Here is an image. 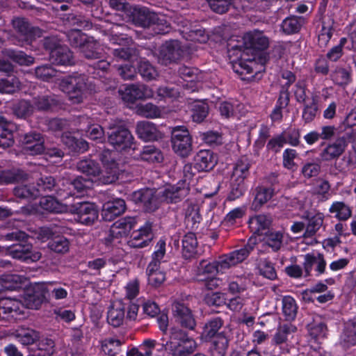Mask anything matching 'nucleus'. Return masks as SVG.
I'll return each instance as SVG.
<instances>
[{"label": "nucleus", "instance_id": "nucleus-46", "mask_svg": "<svg viewBox=\"0 0 356 356\" xmlns=\"http://www.w3.org/2000/svg\"><path fill=\"white\" fill-rule=\"evenodd\" d=\"M352 71L350 67H342L340 66L331 72L330 77L332 80L339 86H347L352 80Z\"/></svg>", "mask_w": 356, "mask_h": 356}, {"label": "nucleus", "instance_id": "nucleus-17", "mask_svg": "<svg viewBox=\"0 0 356 356\" xmlns=\"http://www.w3.org/2000/svg\"><path fill=\"white\" fill-rule=\"evenodd\" d=\"M346 147L347 141L345 140L343 135H339L334 141L327 144L321 151L320 156L325 161L337 159L343 154Z\"/></svg>", "mask_w": 356, "mask_h": 356}, {"label": "nucleus", "instance_id": "nucleus-1", "mask_svg": "<svg viewBox=\"0 0 356 356\" xmlns=\"http://www.w3.org/2000/svg\"><path fill=\"white\" fill-rule=\"evenodd\" d=\"M255 240L250 238L248 243L241 249L234 250L220 257L218 261L208 262L202 260L197 266V274H213L216 272H222L232 266L243 261L254 250Z\"/></svg>", "mask_w": 356, "mask_h": 356}, {"label": "nucleus", "instance_id": "nucleus-44", "mask_svg": "<svg viewBox=\"0 0 356 356\" xmlns=\"http://www.w3.org/2000/svg\"><path fill=\"white\" fill-rule=\"evenodd\" d=\"M26 282L24 276L8 274L2 275L0 278V282L2 287L6 290L14 291L22 287V284Z\"/></svg>", "mask_w": 356, "mask_h": 356}, {"label": "nucleus", "instance_id": "nucleus-64", "mask_svg": "<svg viewBox=\"0 0 356 356\" xmlns=\"http://www.w3.org/2000/svg\"><path fill=\"white\" fill-rule=\"evenodd\" d=\"M14 194L21 199H35L38 197V192L35 187L31 185H20L14 188Z\"/></svg>", "mask_w": 356, "mask_h": 356}, {"label": "nucleus", "instance_id": "nucleus-3", "mask_svg": "<svg viewBox=\"0 0 356 356\" xmlns=\"http://www.w3.org/2000/svg\"><path fill=\"white\" fill-rule=\"evenodd\" d=\"M130 19L136 26L147 28L153 26L157 34H165L170 30V25L163 15H159L145 7L134 8Z\"/></svg>", "mask_w": 356, "mask_h": 356}, {"label": "nucleus", "instance_id": "nucleus-9", "mask_svg": "<svg viewBox=\"0 0 356 356\" xmlns=\"http://www.w3.org/2000/svg\"><path fill=\"white\" fill-rule=\"evenodd\" d=\"M13 26L17 33V42L13 41V44L23 46L29 44L37 36H39L40 29L31 26L24 18H15L13 20Z\"/></svg>", "mask_w": 356, "mask_h": 356}, {"label": "nucleus", "instance_id": "nucleus-56", "mask_svg": "<svg viewBox=\"0 0 356 356\" xmlns=\"http://www.w3.org/2000/svg\"><path fill=\"white\" fill-rule=\"evenodd\" d=\"M34 109L40 111H47L57 105V102L51 95H42L34 98Z\"/></svg>", "mask_w": 356, "mask_h": 356}, {"label": "nucleus", "instance_id": "nucleus-2", "mask_svg": "<svg viewBox=\"0 0 356 356\" xmlns=\"http://www.w3.org/2000/svg\"><path fill=\"white\" fill-rule=\"evenodd\" d=\"M128 29L124 24H114L108 30H102L105 35H108L109 40L113 44H118L120 47L113 50V55L115 58L127 60L137 58L139 55L138 50L134 46L130 45L132 42L131 38L124 37V32Z\"/></svg>", "mask_w": 356, "mask_h": 356}, {"label": "nucleus", "instance_id": "nucleus-24", "mask_svg": "<svg viewBox=\"0 0 356 356\" xmlns=\"http://www.w3.org/2000/svg\"><path fill=\"white\" fill-rule=\"evenodd\" d=\"M13 337L22 345L35 344L40 339V333L28 327L21 326L12 333Z\"/></svg>", "mask_w": 356, "mask_h": 356}, {"label": "nucleus", "instance_id": "nucleus-49", "mask_svg": "<svg viewBox=\"0 0 356 356\" xmlns=\"http://www.w3.org/2000/svg\"><path fill=\"white\" fill-rule=\"evenodd\" d=\"M248 55V54H245V56L242 57L241 54L239 56L243 60H240L233 65V69L236 73L241 75L253 73L254 66L256 65L255 56L252 58H247L246 56Z\"/></svg>", "mask_w": 356, "mask_h": 356}, {"label": "nucleus", "instance_id": "nucleus-7", "mask_svg": "<svg viewBox=\"0 0 356 356\" xmlns=\"http://www.w3.org/2000/svg\"><path fill=\"white\" fill-rule=\"evenodd\" d=\"M172 316L178 327L186 331H193L197 322L193 311L181 301H175L172 305Z\"/></svg>", "mask_w": 356, "mask_h": 356}, {"label": "nucleus", "instance_id": "nucleus-31", "mask_svg": "<svg viewBox=\"0 0 356 356\" xmlns=\"http://www.w3.org/2000/svg\"><path fill=\"white\" fill-rule=\"evenodd\" d=\"M36 347L29 350V356H51L55 353V343L51 339L40 338Z\"/></svg>", "mask_w": 356, "mask_h": 356}, {"label": "nucleus", "instance_id": "nucleus-20", "mask_svg": "<svg viewBox=\"0 0 356 356\" xmlns=\"http://www.w3.org/2000/svg\"><path fill=\"white\" fill-rule=\"evenodd\" d=\"M136 133L138 137L145 141H154L162 138V133L156 125L148 121H141L137 123Z\"/></svg>", "mask_w": 356, "mask_h": 356}, {"label": "nucleus", "instance_id": "nucleus-14", "mask_svg": "<svg viewBox=\"0 0 356 356\" xmlns=\"http://www.w3.org/2000/svg\"><path fill=\"white\" fill-rule=\"evenodd\" d=\"M7 252L13 258L24 261H36L41 258V253L33 250L31 243H17L7 248Z\"/></svg>", "mask_w": 356, "mask_h": 356}, {"label": "nucleus", "instance_id": "nucleus-11", "mask_svg": "<svg viewBox=\"0 0 356 356\" xmlns=\"http://www.w3.org/2000/svg\"><path fill=\"white\" fill-rule=\"evenodd\" d=\"M131 200L140 204L147 212H153L159 207L156 191L154 188H142L131 194Z\"/></svg>", "mask_w": 356, "mask_h": 356}, {"label": "nucleus", "instance_id": "nucleus-10", "mask_svg": "<svg viewBox=\"0 0 356 356\" xmlns=\"http://www.w3.org/2000/svg\"><path fill=\"white\" fill-rule=\"evenodd\" d=\"M68 211L76 215V220L81 224L90 225L98 218V212L95 205L88 202H74Z\"/></svg>", "mask_w": 356, "mask_h": 356}, {"label": "nucleus", "instance_id": "nucleus-22", "mask_svg": "<svg viewBox=\"0 0 356 356\" xmlns=\"http://www.w3.org/2000/svg\"><path fill=\"white\" fill-rule=\"evenodd\" d=\"M216 163V156L209 149L200 150L195 157V167L198 171H209Z\"/></svg>", "mask_w": 356, "mask_h": 356}, {"label": "nucleus", "instance_id": "nucleus-27", "mask_svg": "<svg viewBox=\"0 0 356 356\" xmlns=\"http://www.w3.org/2000/svg\"><path fill=\"white\" fill-rule=\"evenodd\" d=\"M302 218L305 221V231L302 235L305 238L315 236L322 227L324 220L321 213H317L312 216L309 215H303Z\"/></svg>", "mask_w": 356, "mask_h": 356}, {"label": "nucleus", "instance_id": "nucleus-58", "mask_svg": "<svg viewBox=\"0 0 356 356\" xmlns=\"http://www.w3.org/2000/svg\"><path fill=\"white\" fill-rule=\"evenodd\" d=\"M138 70L143 78L147 81L154 79L158 76V72L156 68L145 59H141L139 61Z\"/></svg>", "mask_w": 356, "mask_h": 356}, {"label": "nucleus", "instance_id": "nucleus-12", "mask_svg": "<svg viewBox=\"0 0 356 356\" xmlns=\"http://www.w3.org/2000/svg\"><path fill=\"white\" fill-rule=\"evenodd\" d=\"M182 54L183 50L178 40L168 41L160 48L158 61L162 65H168L178 61Z\"/></svg>", "mask_w": 356, "mask_h": 356}, {"label": "nucleus", "instance_id": "nucleus-25", "mask_svg": "<svg viewBox=\"0 0 356 356\" xmlns=\"http://www.w3.org/2000/svg\"><path fill=\"white\" fill-rule=\"evenodd\" d=\"M22 141L26 145V148L29 149L33 154H39L45 151L44 138L39 133L32 131L26 134Z\"/></svg>", "mask_w": 356, "mask_h": 356}, {"label": "nucleus", "instance_id": "nucleus-43", "mask_svg": "<svg viewBox=\"0 0 356 356\" xmlns=\"http://www.w3.org/2000/svg\"><path fill=\"white\" fill-rule=\"evenodd\" d=\"M329 212L334 214L339 220H346L352 216L350 207L342 201L334 202L329 209Z\"/></svg>", "mask_w": 356, "mask_h": 356}, {"label": "nucleus", "instance_id": "nucleus-15", "mask_svg": "<svg viewBox=\"0 0 356 356\" xmlns=\"http://www.w3.org/2000/svg\"><path fill=\"white\" fill-rule=\"evenodd\" d=\"M245 49L241 52V56L252 52L256 57L257 51H262L268 48V38L261 32L247 34L244 38Z\"/></svg>", "mask_w": 356, "mask_h": 356}, {"label": "nucleus", "instance_id": "nucleus-18", "mask_svg": "<svg viewBox=\"0 0 356 356\" xmlns=\"http://www.w3.org/2000/svg\"><path fill=\"white\" fill-rule=\"evenodd\" d=\"M305 276H310L313 268L317 275H321L325 272L326 261L323 254H307L304 256L302 264Z\"/></svg>", "mask_w": 356, "mask_h": 356}, {"label": "nucleus", "instance_id": "nucleus-29", "mask_svg": "<svg viewBox=\"0 0 356 356\" xmlns=\"http://www.w3.org/2000/svg\"><path fill=\"white\" fill-rule=\"evenodd\" d=\"M29 174L19 168H12L10 170H2L0 167V184H14L16 182L26 181L29 179Z\"/></svg>", "mask_w": 356, "mask_h": 356}, {"label": "nucleus", "instance_id": "nucleus-62", "mask_svg": "<svg viewBox=\"0 0 356 356\" xmlns=\"http://www.w3.org/2000/svg\"><path fill=\"white\" fill-rule=\"evenodd\" d=\"M56 187L55 179L51 176H42L37 181L35 189L38 192V196L44 193L52 191Z\"/></svg>", "mask_w": 356, "mask_h": 356}, {"label": "nucleus", "instance_id": "nucleus-33", "mask_svg": "<svg viewBox=\"0 0 356 356\" xmlns=\"http://www.w3.org/2000/svg\"><path fill=\"white\" fill-rule=\"evenodd\" d=\"M229 339L224 332H220L211 339L210 350L213 356H225L229 346Z\"/></svg>", "mask_w": 356, "mask_h": 356}, {"label": "nucleus", "instance_id": "nucleus-5", "mask_svg": "<svg viewBox=\"0 0 356 356\" xmlns=\"http://www.w3.org/2000/svg\"><path fill=\"white\" fill-rule=\"evenodd\" d=\"M60 89L66 93L74 104L81 103L87 90V78L85 75L73 73L63 77L59 82Z\"/></svg>", "mask_w": 356, "mask_h": 356}, {"label": "nucleus", "instance_id": "nucleus-39", "mask_svg": "<svg viewBox=\"0 0 356 356\" xmlns=\"http://www.w3.org/2000/svg\"><path fill=\"white\" fill-rule=\"evenodd\" d=\"M99 181L104 184H110L114 183L119 176V168L116 162H112L108 165L104 166V169H100V174L97 175Z\"/></svg>", "mask_w": 356, "mask_h": 356}, {"label": "nucleus", "instance_id": "nucleus-41", "mask_svg": "<svg viewBox=\"0 0 356 356\" xmlns=\"http://www.w3.org/2000/svg\"><path fill=\"white\" fill-rule=\"evenodd\" d=\"M250 163L248 158L243 156L237 161L233 168L232 179L235 181H244L249 175Z\"/></svg>", "mask_w": 356, "mask_h": 356}, {"label": "nucleus", "instance_id": "nucleus-61", "mask_svg": "<svg viewBox=\"0 0 356 356\" xmlns=\"http://www.w3.org/2000/svg\"><path fill=\"white\" fill-rule=\"evenodd\" d=\"M270 225V220L265 215L257 216L250 220V228L258 234H262V232L268 229Z\"/></svg>", "mask_w": 356, "mask_h": 356}, {"label": "nucleus", "instance_id": "nucleus-23", "mask_svg": "<svg viewBox=\"0 0 356 356\" xmlns=\"http://www.w3.org/2000/svg\"><path fill=\"white\" fill-rule=\"evenodd\" d=\"M49 60L54 65L72 66L75 64L73 52L65 45L53 51L49 56Z\"/></svg>", "mask_w": 356, "mask_h": 356}, {"label": "nucleus", "instance_id": "nucleus-42", "mask_svg": "<svg viewBox=\"0 0 356 356\" xmlns=\"http://www.w3.org/2000/svg\"><path fill=\"white\" fill-rule=\"evenodd\" d=\"M160 265L149 263L146 270L149 284L155 287L159 286L165 280V273L159 270Z\"/></svg>", "mask_w": 356, "mask_h": 356}, {"label": "nucleus", "instance_id": "nucleus-30", "mask_svg": "<svg viewBox=\"0 0 356 356\" xmlns=\"http://www.w3.org/2000/svg\"><path fill=\"white\" fill-rule=\"evenodd\" d=\"M224 324L223 320L220 317H216L208 321L202 328L200 334V340L202 341H210L219 332V330Z\"/></svg>", "mask_w": 356, "mask_h": 356}, {"label": "nucleus", "instance_id": "nucleus-34", "mask_svg": "<svg viewBox=\"0 0 356 356\" xmlns=\"http://www.w3.org/2000/svg\"><path fill=\"white\" fill-rule=\"evenodd\" d=\"M11 125L10 122L0 115V147H9L14 143L13 134L10 129Z\"/></svg>", "mask_w": 356, "mask_h": 356}, {"label": "nucleus", "instance_id": "nucleus-4", "mask_svg": "<svg viewBox=\"0 0 356 356\" xmlns=\"http://www.w3.org/2000/svg\"><path fill=\"white\" fill-rule=\"evenodd\" d=\"M166 346L172 356H188L197 348V342L188 336L186 331L174 326L170 330Z\"/></svg>", "mask_w": 356, "mask_h": 356}, {"label": "nucleus", "instance_id": "nucleus-38", "mask_svg": "<svg viewBox=\"0 0 356 356\" xmlns=\"http://www.w3.org/2000/svg\"><path fill=\"white\" fill-rule=\"evenodd\" d=\"M76 169L83 174L94 177H97L100 174L99 163L89 158H86L77 162Z\"/></svg>", "mask_w": 356, "mask_h": 356}, {"label": "nucleus", "instance_id": "nucleus-47", "mask_svg": "<svg viewBox=\"0 0 356 356\" xmlns=\"http://www.w3.org/2000/svg\"><path fill=\"white\" fill-rule=\"evenodd\" d=\"M41 207L49 212L64 213L68 211V207L61 204L52 196H45L40 201Z\"/></svg>", "mask_w": 356, "mask_h": 356}, {"label": "nucleus", "instance_id": "nucleus-55", "mask_svg": "<svg viewBox=\"0 0 356 356\" xmlns=\"http://www.w3.org/2000/svg\"><path fill=\"white\" fill-rule=\"evenodd\" d=\"M99 49V44L96 41L88 39L81 48V52L87 59H99L101 58Z\"/></svg>", "mask_w": 356, "mask_h": 356}, {"label": "nucleus", "instance_id": "nucleus-63", "mask_svg": "<svg viewBox=\"0 0 356 356\" xmlns=\"http://www.w3.org/2000/svg\"><path fill=\"white\" fill-rule=\"evenodd\" d=\"M254 202L259 204V205H263L270 200L276 193V188L274 187L259 186L257 187Z\"/></svg>", "mask_w": 356, "mask_h": 356}, {"label": "nucleus", "instance_id": "nucleus-59", "mask_svg": "<svg viewBox=\"0 0 356 356\" xmlns=\"http://www.w3.org/2000/svg\"><path fill=\"white\" fill-rule=\"evenodd\" d=\"M67 21L73 26H76L85 30H90L93 27L92 22L80 14H69L67 17ZM96 29H98L97 26H94Z\"/></svg>", "mask_w": 356, "mask_h": 356}, {"label": "nucleus", "instance_id": "nucleus-52", "mask_svg": "<svg viewBox=\"0 0 356 356\" xmlns=\"http://www.w3.org/2000/svg\"><path fill=\"white\" fill-rule=\"evenodd\" d=\"M309 335L314 339V347L320 346L318 340L323 339L327 333V326L323 322H314L308 325Z\"/></svg>", "mask_w": 356, "mask_h": 356}, {"label": "nucleus", "instance_id": "nucleus-53", "mask_svg": "<svg viewBox=\"0 0 356 356\" xmlns=\"http://www.w3.org/2000/svg\"><path fill=\"white\" fill-rule=\"evenodd\" d=\"M250 280L245 276H236L228 282V291L232 294L241 293L247 290Z\"/></svg>", "mask_w": 356, "mask_h": 356}, {"label": "nucleus", "instance_id": "nucleus-51", "mask_svg": "<svg viewBox=\"0 0 356 356\" xmlns=\"http://www.w3.org/2000/svg\"><path fill=\"white\" fill-rule=\"evenodd\" d=\"M298 306L296 302L291 296H284L282 298V313L287 321L295 319L297 315Z\"/></svg>", "mask_w": 356, "mask_h": 356}, {"label": "nucleus", "instance_id": "nucleus-28", "mask_svg": "<svg viewBox=\"0 0 356 356\" xmlns=\"http://www.w3.org/2000/svg\"><path fill=\"white\" fill-rule=\"evenodd\" d=\"M340 340L341 343L346 348L356 345V317L345 322Z\"/></svg>", "mask_w": 356, "mask_h": 356}, {"label": "nucleus", "instance_id": "nucleus-21", "mask_svg": "<svg viewBox=\"0 0 356 356\" xmlns=\"http://www.w3.org/2000/svg\"><path fill=\"white\" fill-rule=\"evenodd\" d=\"M136 220L133 217H125L115 222L110 229V235L112 238H119L127 236L131 230L134 228Z\"/></svg>", "mask_w": 356, "mask_h": 356}, {"label": "nucleus", "instance_id": "nucleus-32", "mask_svg": "<svg viewBox=\"0 0 356 356\" xmlns=\"http://www.w3.org/2000/svg\"><path fill=\"white\" fill-rule=\"evenodd\" d=\"M87 123L86 126H81V131L87 133L88 137L92 140L103 142L104 140V131L99 124L92 123V120L88 117L81 118V123Z\"/></svg>", "mask_w": 356, "mask_h": 356}, {"label": "nucleus", "instance_id": "nucleus-40", "mask_svg": "<svg viewBox=\"0 0 356 356\" xmlns=\"http://www.w3.org/2000/svg\"><path fill=\"white\" fill-rule=\"evenodd\" d=\"M138 158L149 163H161L163 160V155L154 145H146L140 152Z\"/></svg>", "mask_w": 356, "mask_h": 356}, {"label": "nucleus", "instance_id": "nucleus-19", "mask_svg": "<svg viewBox=\"0 0 356 356\" xmlns=\"http://www.w3.org/2000/svg\"><path fill=\"white\" fill-rule=\"evenodd\" d=\"M126 209L125 201L122 199H116L104 204L102 210V216L105 221H112L122 214Z\"/></svg>", "mask_w": 356, "mask_h": 356}, {"label": "nucleus", "instance_id": "nucleus-45", "mask_svg": "<svg viewBox=\"0 0 356 356\" xmlns=\"http://www.w3.org/2000/svg\"><path fill=\"white\" fill-rule=\"evenodd\" d=\"M3 54L20 65H30L34 63V58L26 55L22 51H16L13 49H5Z\"/></svg>", "mask_w": 356, "mask_h": 356}, {"label": "nucleus", "instance_id": "nucleus-37", "mask_svg": "<svg viewBox=\"0 0 356 356\" xmlns=\"http://www.w3.org/2000/svg\"><path fill=\"white\" fill-rule=\"evenodd\" d=\"M44 291L42 284L41 289H38L31 293H26L23 299V305L29 309H38L44 300Z\"/></svg>", "mask_w": 356, "mask_h": 356}, {"label": "nucleus", "instance_id": "nucleus-8", "mask_svg": "<svg viewBox=\"0 0 356 356\" xmlns=\"http://www.w3.org/2000/svg\"><path fill=\"white\" fill-rule=\"evenodd\" d=\"M172 149L178 155L186 157L192 150V139L188 130L184 127H176L172 131Z\"/></svg>", "mask_w": 356, "mask_h": 356}, {"label": "nucleus", "instance_id": "nucleus-54", "mask_svg": "<svg viewBox=\"0 0 356 356\" xmlns=\"http://www.w3.org/2000/svg\"><path fill=\"white\" fill-rule=\"evenodd\" d=\"M122 341L114 338L105 339L102 342V351L108 356H118L121 352Z\"/></svg>", "mask_w": 356, "mask_h": 356}, {"label": "nucleus", "instance_id": "nucleus-36", "mask_svg": "<svg viewBox=\"0 0 356 356\" xmlns=\"http://www.w3.org/2000/svg\"><path fill=\"white\" fill-rule=\"evenodd\" d=\"M67 286L66 284H63V286L57 282H47L43 284V290L49 292L51 298L60 300L67 297L68 292L65 288Z\"/></svg>", "mask_w": 356, "mask_h": 356}, {"label": "nucleus", "instance_id": "nucleus-50", "mask_svg": "<svg viewBox=\"0 0 356 356\" xmlns=\"http://www.w3.org/2000/svg\"><path fill=\"white\" fill-rule=\"evenodd\" d=\"M297 328L291 323H284L280 325L275 332L273 341L276 345H280L286 342L288 337L296 332Z\"/></svg>", "mask_w": 356, "mask_h": 356}, {"label": "nucleus", "instance_id": "nucleus-48", "mask_svg": "<svg viewBox=\"0 0 356 356\" xmlns=\"http://www.w3.org/2000/svg\"><path fill=\"white\" fill-rule=\"evenodd\" d=\"M304 24L305 19L302 17L291 16L283 20L282 29L286 34H293L299 32Z\"/></svg>", "mask_w": 356, "mask_h": 356}, {"label": "nucleus", "instance_id": "nucleus-16", "mask_svg": "<svg viewBox=\"0 0 356 356\" xmlns=\"http://www.w3.org/2000/svg\"><path fill=\"white\" fill-rule=\"evenodd\" d=\"M189 193V183L179 181L176 185L169 186L161 192V197L167 203H177Z\"/></svg>", "mask_w": 356, "mask_h": 356}, {"label": "nucleus", "instance_id": "nucleus-57", "mask_svg": "<svg viewBox=\"0 0 356 356\" xmlns=\"http://www.w3.org/2000/svg\"><path fill=\"white\" fill-rule=\"evenodd\" d=\"M13 113L19 118H26L33 113L34 106L29 101L21 100L13 106Z\"/></svg>", "mask_w": 356, "mask_h": 356}, {"label": "nucleus", "instance_id": "nucleus-13", "mask_svg": "<svg viewBox=\"0 0 356 356\" xmlns=\"http://www.w3.org/2000/svg\"><path fill=\"white\" fill-rule=\"evenodd\" d=\"M122 99L127 103H134L137 100L150 98L153 96L152 90L144 84H130L124 90H119Z\"/></svg>", "mask_w": 356, "mask_h": 356}, {"label": "nucleus", "instance_id": "nucleus-26", "mask_svg": "<svg viewBox=\"0 0 356 356\" xmlns=\"http://www.w3.org/2000/svg\"><path fill=\"white\" fill-rule=\"evenodd\" d=\"M125 309L126 306L122 301L113 302L108 311V323L115 327L122 325L125 318Z\"/></svg>", "mask_w": 356, "mask_h": 356}, {"label": "nucleus", "instance_id": "nucleus-60", "mask_svg": "<svg viewBox=\"0 0 356 356\" xmlns=\"http://www.w3.org/2000/svg\"><path fill=\"white\" fill-rule=\"evenodd\" d=\"M48 248L58 254H65L70 250V241L64 236H56L48 243Z\"/></svg>", "mask_w": 356, "mask_h": 356}, {"label": "nucleus", "instance_id": "nucleus-35", "mask_svg": "<svg viewBox=\"0 0 356 356\" xmlns=\"http://www.w3.org/2000/svg\"><path fill=\"white\" fill-rule=\"evenodd\" d=\"M197 240L195 234L187 233L182 240V254L185 259L193 257L197 252Z\"/></svg>", "mask_w": 356, "mask_h": 356}, {"label": "nucleus", "instance_id": "nucleus-6", "mask_svg": "<svg viewBox=\"0 0 356 356\" xmlns=\"http://www.w3.org/2000/svg\"><path fill=\"white\" fill-rule=\"evenodd\" d=\"M108 129L111 131L108 134V143L117 150L135 149L134 138L127 128L117 125L115 122H110Z\"/></svg>", "mask_w": 356, "mask_h": 356}]
</instances>
